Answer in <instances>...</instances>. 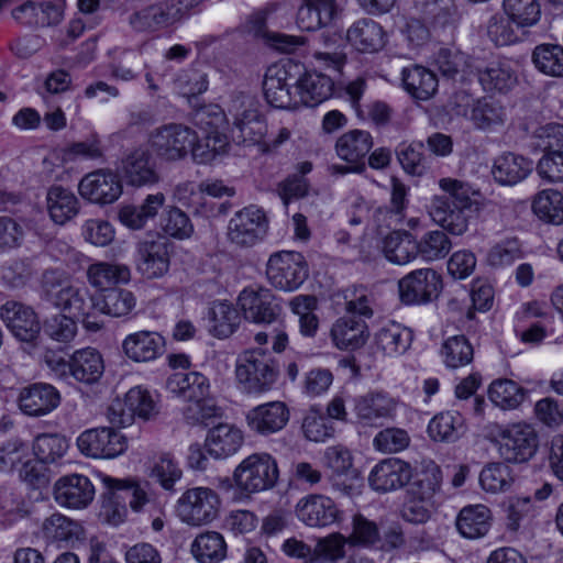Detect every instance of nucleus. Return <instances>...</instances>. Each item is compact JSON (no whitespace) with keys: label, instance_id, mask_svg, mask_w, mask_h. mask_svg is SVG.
Returning <instances> with one entry per match:
<instances>
[{"label":"nucleus","instance_id":"f257e3e1","mask_svg":"<svg viewBox=\"0 0 563 563\" xmlns=\"http://www.w3.org/2000/svg\"><path fill=\"white\" fill-rule=\"evenodd\" d=\"M439 187L443 195L432 198L429 214L444 230L454 235L466 232L473 212L478 210V203L472 199L476 192L462 180L441 178Z\"/></svg>","mask_w":563,"mask_h":563},{"label":"nucleus","instance_id":"ea45409f","mask_svg":"<svg viewBox=\"0 0 563 563\" xmlns=\"http://www.w3.org/2000/svg\"><path fill=\"white\" fill-rule=\"evenodd\" d=\"M401 80L405 89L419 100L430 99L438 90L437 76L422 66L404 68Z\"/></svg>","mask_w":563,"mask_h":563},{"label":"nucleus","instance_id":"dca6fc26","mask_svg":"<svg viewBox=\"0 0 563 563\" xmlns=\"http://www.w3.org/2000/svg\"><path fill=\"white\" fill-rule=\"evenodd\" d=\"M96 301L97 296H91L86 287H76L70 284L54 306L81 318L86 330L97 332L103 324L95 317Z\"/></svg>","mask_w":563,"mask_h":563},{"label":"nucleus","instance_id":"864d4df0","mask_svg":"<svg viewBox=\"0 0 563 563\" xmlns=\"http://www.w3.org/2000/svg\"><path fill=\"white\" fill-rule=\"evenodd\" d=\"M441 355L448 367L457 368L473 361L474 349L464 335H454L444 341Z\"/></svg>","mask_w":563,"mask_h":563},{"label":"nucleus","instance_id":"6e6552de","mask_svg":"<svg viewBox=\"0 0 563 563\" xmlns=\"http://www.w3.org/2000/svg\"><path fill=\"white\" fill-rule=\"evenodd\" d=\"M157 413L156 404L151 394L141 387H133L123 400L115 399L108 408V419L113 427L132 424L135 416L148 420Z\"/></svg>","mask_w":563,"mask_h":563},{"label":"nucleus","instance_id":"423d86ee","mask_svg":"<svg viewBox=\"0 0 563 563\" xmlns=\"http://www.w3.org/2000/svg\"><path fill=\"white\" fill-rule=\"evenodd\" d=\"M278 478L276 462L269 455L253 454L234 472V482L244 493H262L274 487Z\"/></svg>","mask_w":563,"mask_h":563},{"label":"nucleus","instance_id":"a878e982","mask_svg":"<svg viewBox=\"0 0 563 563\" xmlns=\"http://www.w3.org/2000/svg\"><path fill=\"white\" fill-rule=\"evenodd\" d=\"M166 389L174 396L190 401L210 395L209 379L198 372H176L166 380Z\"/></svg>","mask_w":563,"mask_h":563},{"label":"nucleus","instance_id":"f704fd0d","mask_svg":"<svg viewBox=\"0 0 563 563\" xmlns=\"http://www.w3.org/2000/svg\"><path fill=\"white\" fill-rule=\"evenodd\" d=\"M532 170V162L515 153H506L495 159L493 176L501 185H516Z\"/></svg>","mask_w":563,"mask_h":563},{"label":"nucleus","instance_id":"c85d7f7f","mask_svg":"<svg viewBox=\"0 0 563 563\" xmlns=\"http://www.w3.org/2000/svg\"><path fill=\"white\" fill-rule=\"evenodd\" d=\"M346 40L362 53L378 52L386 43L382 26L371 19H361L353 23L346 32Z\"/></svg>","mask_w":563,"mask_h":563},{"label":"nucleus","instance_id":"2f4dec72","mask_svg":"<svg viewBox=\"0 0 563 563\" xmlns=\"http://www.w3.org/2000/svg\"><path fill=\"white\" fill-rule=\"evenodd\" d=\"M490 527V509L482 504L462 508L456 518V528L466 539L482 538L487 534Z\"/></svg>","mask_w":563,"mask_h":563},{"label":"nucleus","instance_id":"f8f14e48","mask_svg":"<svg viewBox=\"0 0 563 563\" xmlns=\"http://www.w3.org/2000/svg\"><path fill=\"white\" fill-rule=\"evenodd\" d=\"M79 195L97 205H110L122 195L118 175L109 169H98L84 176L78 184Z\"/></svg>","mask_w":563,"mask_h":563},{"label":"nucleus","instance_id":"37998d69","mask_svg":"<svg viewBox=\"0 0 563 563\" xmlns=\"http://www.w3.org/2000/svg\"><path fill=\"white\" fill-rule=\"evenodd\" d=\"M476 75L483 89L487 92L508 91L517 81L511 67L500 62H493L484 68H477Z\"/></svg>","mask_w":563,"mask_h":563},{"label":"nucleus","instance_id":"69168bd1","mask_svg":"<svg viewBox=\"0 0 563 563\" xmlns=\"http://www.w3.org/2000/svg\"><path fill=\"white\" fill-rule=\"evenodd\" d=\"M161 225L165 233L177 239L188 238L194 231L189 217L177 207L165 210Z\"/></svg>","mask_w":563,"mask_h":563},{"label":"nucleus","instance_id":"49530a36","mask_svg":"<svg viewBox=\"0 0 563 563\" xmlns=\"http://www.w3.org/2000/svg\"><path fill=\"white\" fill-rule=\"evenodd\" d=\"M534 67L545 76L563 77V46L552 43L537 45L531 55Z\"/></svg>","mask_w":563,"mask_h":563},{"label":"nucleus","instance_id":"bf43d9fd","mask_svg":"<svg viewBox=\"0 0 563 563\" xmlns=\"http://www.w3.org/2000/svg\"><path fill=\"white\" fill-rule=\"evenodd\" d=\"M419 253L426 261H435L445 257L451 250V241L443 231H430L417 242Z\"/></svg>","mask_w":563,"mask_h":563},{"label":"nucleus","instance_id":"4468645a","mask_svg":"<svg viewBox=\"0 0 563 563\" xmlns=\"http://www.w3.org/2000/svg\"><path fill=\"white\" fill-rule=\"evenodd\" d=\"M296 67V65L287 64L274 65L267 69L263 89L265 99L271 106L278 109L297 107L298 100L290 91V87L296 81L290 69Z\"/></svg>","mask_w":563,"mask_h":563},{"label":"nucleus","instance_id":"f3484780","mask_svg":"<svg viewBox=\"0 0 563 563\" xmlns=\"http://www.w3.org/2000/svg\"><path fill=\"white\" fill-rule=\"evenodd\" d=\"M290 412L283 401H269L252 408L246 415L250 429L261 435H269L283 430L289 421Z\"/></svg>","mask_w":563,"mask_h":563},{"label":"nucleus","instance_id":"a19ab883","mask_svg":"<svg viewBox=\"0 0 563 563\" xmlns=\"http://www.w3.org/2000/svg\"><path fill=\"white\" fill-rule=\"evenodd\" d=\"M383 252L391 263L404 265L418 255L419 246L411 233L394 231L384 239Z\"/></svg>","mask_w":563,"mask_h":563},{"label":"nucleus","instance_id":"f03ea898","mask_svg":"<svg viewBox=\"0 0 563 563\" xmlns=\"http://www.w3.org/2000/svg\"><path fill=\"white\" fill-rule=\"evenodd\" d=\"M103 487L111 493L118 490H132L133 493H147L154 490V484L164 490H184V493H213L208 487H189L184 484L183 471L169 454H164L151 468L150 479L134 477L113 478L108 475H97Z\"/></svg>","mask_w":563,"mask_h":563},{"label":"nucleus","instance_id":"c9c22d12","mask_svg":"<svg viewBox=\"0 0 563 563\" xmlns=\"http://www.w3.org/2000/svg\"><path fill=\"white\" fill-rule=\"evenodd\" d=\"M178 22L168 1L148 5L130 16L131 26L139 32L157 31Z\"/></svg>","mask_w":563,"mask_h":563},{"label":"nucleus","instance_id":"9b49d317","mask_svg":"<svg viewBox=\"0 0 563 563\" xmlns=\"http://www.w3.org/2000/svg\"><path fill=\"white\" fill-rule=\"evenodd\" d=\"M81 453L95 459H113L126 449V439L114 428H96L82 432L77 439Z\"/></svg>","mask_w":563,"mask_h":563},{"label":"nucleus","instance_id":"393cba45","mask_svg":"<svg viewBox=\"0 0 563 563\" xmlns=\"http://www.w3.org/2000/svg\"><path fill=\"white\" fill-rule=\"evenodd\" d=\"M339 510L327 495H309L297 505V515L306 525L325 527L338 518Z\"/></svg>","mask_w":563,"mask_h":563},{"label":"nucleus","instance_id":"58836bf2","mask_svg":"<svg viewBox=\"0 0 563 563\" xmlns=\"http://www.w3.org/2000/svg\"><path fill=\"white\" fill-rule=\"evenodd\" d=\"M373 146V139L367 131L353 130L341 135L335 144L340 158L350 164H365L364 158Z\"/></svg>","mask_w":563,"mask_h":563},{"label":"nucleus","instance_id":"6ab92c4d","mask_svg":"<svg viewBox=\"0 0 563 563\" xmlns=\"http://www.w3.org/2000/svg\"><path fill=\"white\" fill-rule=\"evenodd\" d=\"M137 271L153 279L165 275L169 268L168 245L164 240L142 241L137 245Z\"/></svg>","mask_w":563,"mask_h":563},{"label":"nucleus","instance_id":"7ed1b4c3","mask_svg":"<svg viewBox=\"0 0 563 563\" xmlns=\"http://www.w3.org/2000/svg\"><path fill=\"white\" fill-rule=\"evenodd\" d=\"M235 375L244 393L261 395L272 389L278 377V366L264 351L251 350L239 356Z\"/></svg>","mask_w":563,"mask_h":563},{"label":"nucleus","instance_id":"e2e57ef3","mask_svg":"<svg viewBox=\"0 0 563 563\" xmlns=\"http://www.w3.org/2000/svg\"><path fill=\"white\" fill-rule=\"evenodd\" d=\"M227 146V137L214 132L209 133L203 142H198L196 139L190 153L196 163L207 164L212 162L217 155L224 153Z\"/></svg>","mask_w":563,"mask_h":563},{"label":"nucleus","instance_id":"2eb2a0df","mask_svg":"<svg viewBox=\"0 0 563 563\" xmlns=\"http://www.w3.org/2000/svg\"><path fill=\"white\" fill-rule=\"evenodd\" d=\"M0 317L18 340L33 343L38 338L41 323L31 307L18 301H7L0 308Z\"/></svg>","mask_w":563,"mask_h":563},{"label":"nucleus","instance_id":"774afa93","mask_svg":"<svg viewBox=\"0 0 563 563\" xmlns=\"http://www.w3.org/2000/svg\"><path fill=\"white\" fill-rule=\"evenodd\" d=\"M44 333L52 340L67 343L77 333V324L73 318L65 314H55L44 321Z\"/></svg>","mask_w":563,"mask_h":563},{"label":"nucleus","instance_id":"7c9ffc66","mask_svg":"<svg viewBox=\"0 0 563 563\" xmlns=\"http://www.w3.org/2000/svg\"><path fill=\"white\" fill-rule=\"evenodd\" d=\"M43 537L48 543H56L58 547H74L84 538L82 527L59 514L47 518L42 527Z\"/></svg>","mask_w":563,"mask_h":563},{"label":"nucleus","instance_id":"0e129e2a","mask_svg":"<svg viewBox=\"0 0 563 563\" xmlns=\"http://www.w3.org/2000/svg\"><path fill=\"white\" fill-rule=\"evenodd\" d=\"M69 285L64 272L53 268L45 269L40 279L41 297L55 305Z\"/></svg>","mask_w":563,"mask_h":563},{"label":"nucleus","instance_id":"5fc2aeb1","mask_svg":"<svg viewBox=\"0 0 563 563\" xmlns=\"http://www.w3.org/2000/svg\"><path fill=\"white\" fill-rule=\"evenodd\" d=\"M68 449V441L57 433L38 434L33 442V451L37 460L43 463H54L60 459Z\"/></svg>","mask_w":563,"mask_h":563},{"label":"nucleus","instance_id":"39448f33","mask_svg":"<svg viewBox=\"0 0 563 563\" xmlns=\"http://www.w3.org/2000/svg\"><path fill=\"white\" fill-rule=\"evenodd\" d=\"M305 256L299 252L280 251L272 254L266 264V276L277 289L292 291L308 278Z\"/></svg>","mask_w":563,"mask_h":563},{"label":"nucleus","instance_id":"4c0bfd02","mask_svg":"<svg viewBox=\"0 0 563 563\" xmlns=\"http://www.w3.org/2000/svg\"><path fill=\"white\" fill-rule=\"evenodd\" d=\"M87 278L95 288L107 291L117 284H126L131 279L130 267L125 264L98 262L89 265Z\"/></svg>","mask_w":563,"mask_h":563},{"label":"nucleus","instance_id":"9d476101","mask_svg":"<svg viewBox=\"0 0 563 563\" xmlns=\"http://www.w3.org/2000/svg\"><path fill=\"white\" fill-rule=\"evenodd\" d=\"M499 453L510 463H523L530 460L537 449V433L527 423H514L499 433Z\"/></svg>","mask_w":563,"mask_h":563},{"label":"nucleus","instance_id":"79ce46f5","mask_svg":"<svg viewBox=\"0 0 563 563\" xmlns=\"http://www.w3.org/2000/svg\"><path fill=\"white\" fill-rule=\"evenodd\" d=\"M47 209L55 223L64 224L79 211V201L69 189L53 186L47 191Z\"/></svg>","mask_w":563,"mask_h":563},{"label":"nucleus","instance_id":"1a4fd4ad","mask_svg":"<svg viewBox=\"0 0 563 563\" xmlns=\"http://www.w3.org/2000/svg\"><path fill=\"white\" fill-rule=\"evenodd\" d=\"M441 276L432 268L416 269L398 283L399 298L405 305H423L438 298Z\"/></svg>","mask_w":563,"mask_h":563},{"label":"nucleus","instance_id":"473e14b6","mask_svg":"<svg viewBox=\"0 0 563 563\" xmlns=\"http://www.w3.org/2000/svg\"><path fill=\"white\" fill-rule=\"evenodd\" d=\"M165 203V196L162 192L148 195L142 205H125L119 209L118 217L125 227L139 230L148 220L154 219Z\"/></svg>","mask_w":563,"mask_h":563},{"label":"nucleus","instance_id":"c756f323","mask_svg":"<svg viewBox=\"0 0 563 563\" xmlns=\"http://www.w3.org/2000/svg\"><path fill=\"white\" fill-rule=\"evenodd\" d=\"M103 372V358L96 349H81L70 356L69 375L77 382L87 385L95 384L101 378Z\"/></svg>","mask_w":563,"mask_h":563},{"label":"nucleus","instance_id":"6e6d98bb","mask_svg":"<svg viewBox=\"0 0 563 563\" xmlns=\"http://www.w3.org/2000/svg\"><path fill=\"white\" fill-rule=\"evenodd\" d=\"M462 429V417L451 411L434 416L428 426L429 435L435 441H455Z\"/></svg>","mask_w":563,"mask_h":563},{"label":"nucleus","instance_id":"cd10ccee","mask_svg":"<svg viewBox=\"0 0 563 563\" xmlns=\"http://www.w3.org/2000/svg\"><path fill=\"white\" fill-rule=\"evenodd\" d=\"M298 103L316 107L332 96L333 80L320 73H306L295 81Z\"/></svg>","mask_w":563,"mask_h":563},{"label":"nucleus","instance_id":"412c9836","mask_svg":"<svg viewBox=\"0 0 563 563\" xmlns=\"http://www.w3.org/2000/svg\"><path fill=\"white\" fill-rule=\"evenodd\" d=\"M165 340L154 331H137L129 334L122 342V351L133 362H150L164 353Z\"/></svg>","mask_w":563,"mask_h":563},{"label":"nucleus","instance_id":"aec40b11","mask_svg":"<svg viewBox=\"0 0 563 563\" xmlns=\"http://www.w3.org/2000/svg\"><path fill=\"white\" fill-rule=\"evenodd\" d=\"M411 478L408 463L397 459H388L377 464L369 474L368 481L374 490L387 493L402 488Z\"/></svg>","mask_w":563,"mask_h":563},{"label":"nucleus","instance_id":"338daca9","mask_svg":"<svg viewBox=\"0 0 563 563\" xmlns=\"http://www.w3.org/2000/svg\"><path fill=\"white\" fill-rule=\"evenodd\" d=\"M479 483L487 493L509 489L512 483L508 467L501 463L487 465L479 475Z\"/></svg>","mask_w":563,"mask_h":563},{"label":"nucleus","instance_id":"8fccbe9b","mask_svg":"<svg viewBox=\"0 0 563 563\" xmlns=\"http://www.w3.org/2000/svg\"><path fill=\"white\" fill-rule=\"evenodd\" d=\"M503 9L518 27L534 26L542 14L538 0H503Z\"/></svg>","mask_w":563,"mask_h":563},{"label":"nucleus","instance_id":"ddd939ff","mask_svg":"<svg viewBox=\"0 0 563 563\" xmlns=\"http://www.w3.org/2000/svg\"><path fill=\"white\" fill-rule=\"evenodd\" d=\"M238 303L244 318L254 323H274L282 314V306L269 289H244Z\"/></svg>","mask_w":563,"mask_h":563},{"label":"nucleus","instance_id":"3c124183","mask_svg":"<svg viewBox=\"0 0 563 563\" xmlns=\"http://www.w3.org/2000/svg\"><path fill=\"white\" fill-rule=\"evenodd\" d=\"M533 212L542 220L563 223V195L556 190H542L532 202Z\"/></svg>","mask_w":563,"mask_h":563},{"label":"nucleus","instance_id":"a18cd8bd","mask_svg":"<svg viewBox=\"0 0 563 563\" xmlns=\"http://www.w3.org/2000/svg\"><path fill=\"white\" fill-rule=\"evenodd\" d=\"M190 551L200 563H219L227 556V543L219 532L207 531L196 537Z\"/></svg>","mask_w":563,"mask_h":563},{"label":"nucleus","instance_id":"72a5a7b5","mask_svg":"<svg viewBox=\"0 0 563 563\" xmlns=\"http://www.w3.org/2000/svg\"><path fill=\"white\" fill-rule=\"evenodd\" d=\"M242 443V431L228 423H220L213 427L206 439L208 452L217 459L234 454Z\"/></svg>","mask_w":563,"mask_h":563},{"label":"nucleus","instance_id":"052dcab7","mask_svg":"<svg viewBox=\"0 0 563 563\" xmlns=\"http://www.w3.org/2000/svg\"><path fill=\"white\" fill-rule=\"evenodd\" d=\"M347 540L340 533L319 539L314 547V563H335L345 555Z\"/></svg>","mask_w":563,"mask_h":563},{"label":"nucleus","instance_id":"e433bc0d","mask_svg":"<svg viewBox=\"0 0 563 563\" xmlns=\"http://www.w3.org/2000/svg\"><path fill=\"white\" fill-rule=\"evenodd\" d=\"M412 340V331L397 322H389L375 334L377 349L388 356L404 354L410 347Z\"/></svg>","mask_w":563,"mask_h":563},{"label":"nucleus","instance_id":"a211bd4d","mask_svg":"<svg viewBox=\"0 0 563 563\" xmlns=\"http://www.w3.org/2000/svg\"><path fill=\"white\" fill-rule=\"evenodd\" d=\"M122 175L126 184L133 187L151 186L159 181V174L152 154L136 148L122 159Z\"/></svg>","mask_w":563,"mask_h":563},{"label":"nucleus","instance_id":"680f3d73","mask_svg":"<svg viewBox=\"0 0 563 563\" xmlns=\"http://www.w3.org/2000/svg\"><path fill=\"white\" fill-rule=\"evenodd\" d=\"M532 137L534 147L543 154L563 152V124L548 123L539 126Z\"/></svg>","mask_w":563,"mask_h":563},{"label":"nucleus","instance_id":"b1692460","mask_svg":"<svg viewBox=\"0 0 563 563\" xmlns=\"http://www.w3.org/2000/svg\"><path fill=\"white\" fill-rule=\"evenodd\" d=\"M397 401L383 391H371L354 399V411L360 421L375 424L380 419L393 418Z\"/></svg>","mask_w":563,"mask_h":563},{"label":"nucleus","instance_id":"de8ad7c7","mask_svg":"<svg viewBox=\"0 0 563 563\" xmlns=\"http://www.w3.org/2000/svg\"><path fill=\"white\" fill-rule=\"evenodd\" d=\"M470 119L477 129L490 131L504 125L506 111L500 103L484 98L474 103Z\"/></svg>","mask_w":563,"mask_h":563},{"label":"nucleus","instance_id":"603ef678","mask_svg":"<svg viewBox=\"0 0 563 563\" xmlns=\"http://www.w3.org/2000/svg\"><path fill=\"white\" fill-rule=\"evenodd\" d=\"M489 399L501 409L517 408L526 397V390L510 379L492 383L488 390Z\"/></svg>","mask_w":563,"mask_h":563},{"label":"nucleus","instance_id":"bb28decb","mask_svg":"<svg viewBox=\"0 0 563 563\" xmlns=\"http://www.w3.org/2000/svg\"><path fill=\"white\" fill-rule=\"evenodd\" d=\"M331 338L340 350H356L365 344L368 328L364 320L355 316H344L333 323Z\"/></svg>","mask_w":563,"mask_h":563},{"label":"nucleus","instance_id":"c03bdc74","mask_svg":"<svg viewBox=\"0 0 563 563\" xmlns=\"http://www.w3.org/2000/svg\"><path fill=\"white\" fill-rule=\"evenodd\" d=\"M136 300L132 291L124 288H109L97 295L96 311L120 318L129 314L135 307Z\"/></svg>","mask_w":563,"mask_h":563},{"label":"nucleus","instance_id":"4d7b16f0","mask_svg":"<svg viewBox=\"0 0 563 563\" xmlns=\"http://www.w3.org/2000/svg\"><path fill=\"white\" fill-rule=\"evenodd\" d=\"M212 333L218 338L230 336L239 327L241 317L239 311L230 303L218 302L211 309Z\"/></svg>","mask_w":563,"mask_h":563},{"label":"nucleus","instance_id":"0eeeda50","mask_svg":"<svg viewBox=\"0 0 563 563\" xmlns=\"http://www.w3.org/2000/svg\"><path fill=\"white\" fill-rule=\"evenodd\" d=\"M268 231V219L256 206L235 212L228 224V240L238 247H252L262 241Z\"/></svg>","mask_w":563,"mask_h":563},{"label":"nucleus","instance_id":"4be33fe9","mask_svg":"<svg viewBox=\"0 0 563 563\" xmlns=\"http://www.w3.org/2000/svg\"><path fill=\"white\" fill-rule=\"evenodd\" d=\"M60 401L58 390L49 385L37 383L21 390L19 405L21 410L29 416H44L53 411Z\"/></svg>","mask_w":563,"mask_h":563},{"label":"nucleus","instance_id":"20e7f679","mask_svg":"<svg viewBox=\"0 0 563 563\" xmlns=\"http://www.w3.org/2000/svg\"><path fill=\"white\" fill-rule=\"evenodd\" d=\"M197 134L190 128L179 123H168L154 129L148 136V145L162 161L177 162L187 157Z\"/></svg>","mask_w":563,"mask_h":563},{"label":"nucleus","instance_id":"5701e85b","mask_svg":"<svg viewBox=\"0 0 563 563\" xmlns=\"http://www.w3.org/2000/svg\"><path fill=\"white\" fill-rule=\"evenodd\" d=\"M218 495H183L177 504V514L181 521L200 526L217 517Z\"/></svg>","mask_w":563,"mask_h":563},{"label":"nucleus","instance_id":"13d9d810","mask_svg":"<svg viewBox=\"0 0 563 563\" xmlns=\"http://www.w3.org/2000/svg\"><path fill=\"white\" fill-rule=\"evenodd\" d=\"M228 112L233 119V126L263 118L258 110L257 100L253 96L243 92L232 96Z\"/></svg>","mask_w":563,"mask_h":563},{"label":"nucleus","instance_id":"09e8293b","mask_svg":"<svg viewBox=\"0 0 563 563\" xmlns=\"http://www.w3.org/2000/svg\"><path fill=\"white\" fill-rule=\"evenodd\" d=\"M396 156L402 169L412 176H422L429 169V156L422 142L401 143Z\"/></svg>","mask_w":563,"mask_h":563}]
</instances>
